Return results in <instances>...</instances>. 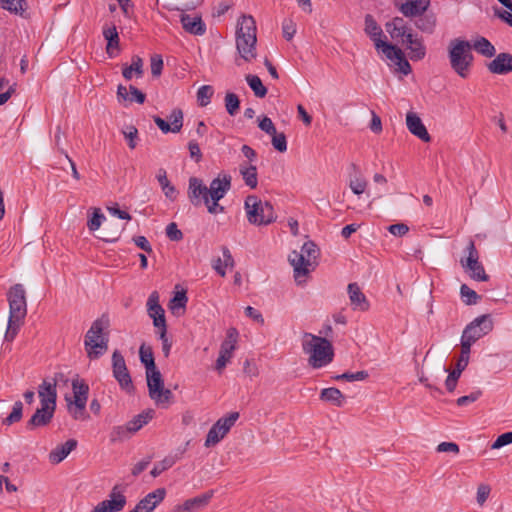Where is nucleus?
<instances>
[{"instance_id":"b1692460","label":"nucleus","mask_w":512,"mask_h":512,"mask_svg":"<svg viewBox=\"0 0 512 512\" xmlns=\"http://www.w3.org/2000/svg\"><path fill=\"white\" fill-rule=\"evenodd\" d=\"M347 290L353 309L360 311L368 310L369 302L357 283H350Z\"/></svg>"},{"instance_id":"680f3d73","label":"nucleus","mask_w":512,"mask_h":512,"mask_svg":"<svg viewBox=\"0 0 512 512\" xmlns=\"http://www.w3.org/2000/svg\"><path fill=\"white\" fill-rule=\"evenodd\" d=\"M386 27V31L390 34L391 38L392 39H401L402 42L407 39V35H409V33H412V30L411 29H404V28H399V27H394V26H391V27H388L387 25H385Z\"/></svg>"},{"instance_id":"f704fd0d","label":"nucleus","mask_w":512,"mask_h":512,"mask_svg":"<svg viewBox=\"0 0 512 512\" xmlns=\"http://www.w3.org/2000/svg\"><path fill=\"white\" fill-rule=\"evenodd\" d=\"M26 0H0V7L9 11L10 13L26 17L25 12L27 9Z\"/></svg>"},{"instance_id":"c85d7f7f","label":"nucleus","mask_w":512,"mask_h":512,"mask_svg":"<svg viewBox=\"0 0 512 512\" xmlns=\"http://www.w3.org/2000/svg\"><path fill=\"white\" fill-rule=\"evenodd\" d=\"M239 172L244 183L251 189L258 185L257 168L252 164L242 163L239 165Z\"/></svg>"},{"instance_id":"e433bc0d","label":"nucleus","mask_w":512,"mask_h":512,"mask_svg":"<svg viewBox=\"0 0 512 512\" xmlns=\"http://www.w3.org/2000/svg\"><path fill=\"white\" fill-rule=\"evenodd\" d=\"M471 46L476 52H478L479 54H481L485 57H489V58L493 57L496 53L495 47L485 37L477 38L474 41L473 45H471Z\"/></svg>"},{"instance_id":"7c9ffc66","label":"nucleus","mask_w":512,"mask_h":512,"mask_svg":"<svg viewBox=\"0 0 512 512\" xmlns=\"http://www.w3.org/2000/svg\"><path fill=\"white\" fill-rule=\"evenodd\" d=\"M156 178L165 194V196L170 200H175L177 197V190L174 185L170 183V181L167 178L166 170L163 168H160L157 172Z\"/></svg>"},{"instance_id":"7ed1b4c3","label":"nucleus","mask_w":512,"mask_h":512,"mask_svg":"<svg viewBox=\"0 0 512 512\" xmlns=\"http://www.w3.org/2000/svg\"><path fill=\"white\" fill-rule=\"evenodd\" d=\"M472 46L469 41L455 38L449 42L448 58L452 70L461 78H467L473 63Z\"/></svg>"},{"instance_id":"c756f323","label":"nucleus","mask_w":512,"mask_h":512,"mask_svg":"<svg viewBox=\"0 0 512 512\" xmlns=\"http://www.w3.org/2000/svg\"><path fill=\"white\" fill-rule=\"evenodd\" d=\"M65 400L67 402V410L69 414L75 420H87L89 415L86 412V404L82 403L80 400L77 402H71V397L66 396Z\"/></svg>"},{"instance_id":"4c0bfd02","label":"nucleus","mask_w":512,"mask_h":512,"mask_svg":"<svg viewBox=\"0 0 512 512\" xmlns=\"http://www.w3.org/2000/svg\"><path fill=\"white\" fill-rule=\"evenodd\" d=\"M365 32L371 37L375 44L378 41H382L380 38L382 35V29L370 14L365 16Z\"/></svg>"},{"instance_id":"58836bf2","label":"nucleus","mask_w":512,"mask_h":512,"mask_svg":"<svg viewBox=\"0 0 512 512\" xmlns=\"http://www.w3.org/2000/svg\"><path fill=\"white\" fill-rule=\"evenodd\" d=\"M123 499L118 501L106 499L98 503L91 512H120L124 506L122 503Z\"/></svg>"},{"instance_id":"2f4dec72","label":"nucleus","mask_w":512,"mask_h":512,"mask_svg":"<svg viewBox=\"0 0 512 512\" xmlns=\"http://www.w3.org/2000/svg\"><path fill=\"white\" fill-rule=\"evenodd\" d=\"M73 396L71 402H77L80 400L82 403H87L89 386L78 377L72 381Z\"/></svg>"},{"instance_id":"5701e85b","label":"nucleus","mask_w":512,"mask_h":512,"mask_svg":"<svg viewBox=\"0 0 512 512\" xmlns=\"http://www.w3.org/2000/svg\"><path fill=\"white\" fill-rule=\"evenodd\" d=\"M398 6L399 11L403 16L412 18L413 15H417L421 12H426L430 6L429 0H406Z\"/></svg>"},{"instance_id":"5fc2aeb1","label":"nucleus","mask_w":512,"mask_h":512,"mask_svg":"<svg viewBox=\"0 0 512 512\" xmlns=\"http://www.w3.org/2000/svg\"><path fill=\"white\" fill-rule=\"evenodd\" d=\"M470 350V347L461 344V354L456 363V368L454 370L462 373V371L467 367L469 363Z\"/></svg>"},{"instance_id":"37998d69","label":"nucleus","mask_w":512,"mask_h":512,"mask_svg":"<svg viewBox=\"0 0 512 512\" xmlns=\"http://www.w3.org/2000/svg\"><path fill=\"white\" fill-rule=\"evenodd\" d=\"M238 338V331L236 328H229L227 331L226 339L222 342L220 350L233 355V351L236 348Z\"/></svg>"},{"instance_id":"864d4df0","label":"nucleus","mask_w":512,"mask_h":512,"mask_svg":"<svg viewBox=\"0 0 512 512\" xmlns=\"http://www.w3.org/2000/svg\"><path fill=\"white\" fill-rule=\"evenodd\" d=\"M103 220H105L104 214L100 208H93L92 217L87 222V227L90 231H96L100 228Z\"/></svg>"},{"instance_id":"4be33fe9","label":"nucleus","mask_w":512,"mask_h":512,"mask_svg":"<svg viewBox=\"0 0 512 512\" xmlns=\"http://www.w3.org/2000/svg\"><path fill=\"white\" fill-rule=\"evenodd\" d=\"M414 25L421 32L426 34H433L437 25V18L435 13L431 11L421 12L413 15Z\"/></svg>"},{"instance_id":"69168bd1","label":"nucleus","mask_w":512,"mask_h":512,"mask_svg":"<svg viewBox=\"0 0 512 512\" xmlns=\"http://www.w3.org/2000/svg\"><path fill=\"white\" fill-rule=\"evenodd\" d=\"M282 30L284 38L290 41L296 34V24L291 19L284 20Z\"/></svg>"},{"instance_id":"49530a36","label":"nucleus","mask_w":512,"mask_h":512,"mask_svg":"<svg viewBox=\"0 0 512 512\" xmlns=\"http://www.w3.org/2000/svg\"><path fill=\"white\" fill-rule=\"evenodd\" d=\"M23 324L24 322L22 321L17 322L16 320L8 319L7 329L4 335V341L10 343L13 342Z\"/></svg>"},{"instance_id":"1a4fd4ad","label":"nucleus","mask_w":512,"mask_h":512,"mask_svg":"<svg viewBox=\"0 0 512 512\" xmlns=\"http://www.w3.org/2000/svg\"><path fill=\"white\" fill-rule=\"evenodd\" d=\"M9 318L24 322L27 315L26 292L22 284L13 285L8 294Z\"/></svg>"},{"instance_id":"a18cd8bd","label":"nucleus","mask_w":512,"mask_h":512,"mask_svg":"<svg viewBox=\"0 0 512 512\" xmlns=\"http://www.w3.org/2000/svg\"><path fill=\"white\" fill-rule=\"evenodd\" d=\"M188 298L186 295V291H178L175 293L174 297L169 302V308L172 313H177L179 309L184 310L187 304Z\"/></svg>"},{"instance_id":"e2e57ef3","label":"nucleus","mask_w":512,"mask_h":512,"mask_svg":"<svg viewBox=\"0 0 512 512\" xmlns=\"http://www.w3.org/2000/svg\"><path fill=\"white\" fill-rule=\"evenodd\" d=\"M151 73L153 76L158 77L163 70V59L160 55L155 54L150 59Z\"/></svg>"},{"instance_id":"72a5a7b5","label":"nucleus","mask_w":512,"mask_h":512,"mask_svg":"<svg viewBox=\"0 0 512 512\" xmlns=\"http://www.w3.org/2000/svg\"><path fill=\"white\" fill-rule=\"evenodd\" d=\"M320 398L337 407L343 406L345 402V397L342 392L334 387L323 389L320 393Z\"/></svg>"},{"instance_id":"473e14b6","label":"nucleus","mask_w":512,"mask_h":512,"mask_svg":"<svg viewBox=\"0 0 512 512\" xmlns=\"http://www.w3.org/2000/svg\"><path fill=\"white\" fill-rule=\"evenodd\" d=\"M133 73H135L137 77H142L143 75V60L138 55H134L131 65H124L122 70V75L126 80H131Z\"/></svg>"},{"instance_id":"c9c22d12","label":"nucleus","mask_w":512,"mask_h":512,"mask_svg":"<svg viewBox=\"0 0 512 512\" xmlns=\"http://www.w3.org/2000/svg\"><path fill=\"white\" fill-rule=\"evenodd\" d=\"M153 415H154V411L151 409L147 410V411H143L142 413L133 417L132 420L127 422V426L129 427L131 432L134 434L137 431H139L145 424H147L153 418Z\"/></svg>"},{"instance_id":"f8f14e48","label":"nucleus","mask_w":512,"mask_h":512,"mask_svg":"<svg viewBox=\"0 0 512 512\" xmlns=\"http://www.w3.org/2000/svg\"><path fill=\"white\" fill-rule=\"evenodd\" d=\"M238 418V412H231L228 416L218 419L207 434L205 446L211 447L219 443L230 431Z\"/></svg>"},{"instance_id":"052dcab7","label":"nucleus","mask_w":512,"mask_h":512,"mask_svg":"<svg viewBox=\"0 0 512 512\" xmlns=\"http://www.w3.org/2000/svg\"><path fill=\"white\" fill-rule=\"evenodd\" d=\"M148 315L153 319L154 326H163V323H166L165 311L160 306L158 309L153 308L152 310H147Z\"/></svg>"},{"instance_id":"ea45409f","label":"nucleus","mask_w":512,"mask_h":512,"mask_svg":"<svg viewBox=\"0 0 512 512\" xmlns=\"http://www.w3.org/2000/svg\"><path fill=\"white\" fill-rule=\"evenodd\" d=\"M245 80L256 97L263 98L266 96L267 89L257 75L248 74L246 75Z\"/></svg>"},{"instance_id":"79ce46f5","label":"nucleus","mask_w":512,"mask_h":512,"mask_svg":"<svg viewBox=\"0 0 512 512\" xmlns=\"http://www.w3.org/2000/svg\"><path fill=\"white\" fill-rule=\"evenodd\" d=\"M133 433L131 432V430L129 429V427L126 425H119V426H114L110 432V442L111 443H116V442H122L128 438H130V436L132 435Z\"/></svg>"},{"instance_id":"3c124183","label":"nucleus","mask_w":512,"mask_h":512,"mask_svg":"<svg viewBox=\"0 0 512 512\" xmlns=\"http://www.w3.org/2000/svg\"><path fill=\"white\" fill-rule=\"evenodd\" d=\"M214 89L210 85H203L197 91V100L200 106H207L210 103Z\"/></svg>"},{"instance_id":"8fccbe9b","label":"nucleus","mask_w":512,"mask_h":512,"mask_svg":"<svg viewBox=\"0 0 512 512\" xmlns=\"http://www.w3.org/2000/svg\"><path fill=\"white\" fill-rule=\"evenodd\" d=\"M240 106V100L235 93L228 92L225 96V108L229 115L234 116Z\"/></svg>"},{"instance_id":"2eb2a0df","label":"nucleus","mask_w":512,"mask_h":512,"mask_svg":"<svg viewBox=\"0 0 512 512\" xmlns=\"http://www.w3.org/2000/svg\"><path fill=\"white\" fill-rule=\"evenodd\" d=\"M170 124L159 116H153V121L163 133H178L183 126V112L181 109L172 110L168 117Z\"/></svg>"},{"instance_id":"a211bd4d","label":"nucleus","mask_w":512,"mask_h":512,"mask_svg":"<svg viewBox=\"0 0 512 512\" xmlns=\"http://www.w3.org/2000/svg\"><path fill=\"white\" fill-rule=\"evenodd\" d=\"M406 125L408 130L421 139L423 142H430L431 137L423 124L421 118L414 112H408L406 115Z\"/></svg>"},{"instance_id":"bb28decb","label":"nucleus","mask_w":512,"mask_h":512,"mask_svg":"<svg viewBox=\"0 0 512 512\" xmlns=\"http://www.w3.org/2000/svg\"><path fill=\"white\" fill-rule=\"evenodd\" d=\"M103 36L107 41L106 52L110 57L117 55L119 50V35L115 25L105 26L103 28Z\"/></svg>"},{"instance_id":"6e6552de","label":"nucleus","mask_w":512,"mask_h":512,"mask_svg":"<svg viewBox=\"0 0 512 512\" xmlns=\"http://www.w3.org/2000/svg\"><path fill=\"white\" fill-rule=\"evenodd\" d=\"M493 327L494 322L490 314L475 318L465 327L461 336V344L471 348L477 340L490 333Z\"/></svg>"},{"instance_id":"cd10ccee","label":"nucleus","mask_w":512,"mask_h":512,"mask_svg":"<svg viewBox=\"0 0 512 512\" xmlns=\"http://www.w3.org/2000/svg\"><path fill=\"white\" fill-rule=\"evenodd\" d=\"M129 91L131 94L130 97L128 95V89L124 85H121V84L118 85L117 97H118L119 101H121V100L127 101L128 100L130 102H137L139 104L144 103V101L146 99V95L142 91H140L138 88H136L133 85L129 86Z\"/></svg>"},{"instance_id":"412c9836","label":"nucleus","mask_w":512,"mask_h":512,"mask_svg":"<svg viewBox=\"0 0 512 512\" xmlns=\"http://www.w3.org/2000/svg\"><path fill=\"white\" fill-rule=\"evenodd\" d=\"M488 70L493 74H507L512 72V54L499 53L494 60L488 64Z\"/></svg>"},{"instance_id":"9b49d317","label":"nucleus","mask_w":512,"mask_h":512,"mask_svg":"<svg viewBox=\"0 0 512 512\" xmlns=\"http://www.w3.org/2000/svg\"><path fill=\"white\" fill-rule=\"evenodd\" d=\"M468 256L461 259L460 263L469 276L476 281H488L489 276L486 274L483 265L479 262V253L473 241H470L466 247Z\"/></svg>"},{"instance_id":"13d9d810","label":"nucleus","mask_w":512,"mask_h":512,"mask_svg":"<svg viewBox=\"0 0 512 512\" xmlns=\"http://www.w3.org/2000/svg\"><path fill=\"white\" fill-rule=\"evenodd\" d=\"M367 377H368V372L362 370V371H357L354 373L345 372L343 374L335 376V380H346L349 382H353V381L365 380Z\"/></svg>"},{"instance_id":"a878e982","label":"nucleus","mask_w":512,"mask_h":512,"mask_svg":"<svg viewBox=\"0 0 512 512\" xmlns=\"http://www.w3.org/2000/svg\"><path fill=\"white\" fill-rule=\"evenodd\" d=\"M76 447L77 441L75 439H69L65 443L58 445L49 453L50 462L53 464L62 462Z\"/></svg>"},{"instance_id":"6ab92c4d","label":"nucleus","mask_w":512,"mask_h":512,"mask_svg":"<svg viewBox=\"0 0 512 512\" xmlns=\"http://www.w3.org/2000/svg\"><path fill=\"white\" fill-rule=\"evenodd\" d=\"M38 396L42 406L56 409L57 389L55 383H50L48 379H44L38 387Z\"/></svg>"},{"instance_id":"bf43d9fd","label":"nucleus","mask_w":512,"mask_h":512,"mask_svg":"<svg viewBox=\"0 0 512 512\" xmlns=\"http://www.w3.org/2000/svg\"><path fill=\"white\" fill-rule=\"evenodd\" d=\"M123 135H124L125 139L128 141L129 148L135 149L137 146V140H138L137 128L133 125L127 126L126 129L123 131Z\"/></svg>"},{"instance_id":"393cba45","label":"nucleus","mask_w":512,"mask_h":512,"mask_svg":"<svg viewBox=\"0 0 512 512\" xmlns=\"http://www.w3.org/2000/svg\"><path fill=\"white\" fill-rule=\"evenodd\" d=\"M213 496V491L186 500L176 507L177 512H192L205 507Z\"/></svg>"},{"instance_id":"9d476101","label":"nucleus","mask_w":512,"mask_h":512,"mask_svg":"<svg viewBox=\"0 0 512 512\" xmlns=\"http://www.w3.org/2000/svg\"><path fill=\"white\" fill-rule=\"evenodd\" d=\"M231 188V176L223 175L213 179L208 187V196L210 205H208V212L216 214L223 212L224 208L218 204V202L226 195Z\"/></svg>"},{"instance_id":"a19ab883","label":"nucleus","mask_w":512,"mask_h":512,"mask_svg":"<svg viewBox=\"0 0 512 512\" xmlns=\"http://www.w3.org/2000/svg\"><path fill=\"white\" fill-rule=\"evenodd\" d=\"M376 48L381 49L382 53L390 60H397L399 56L403 55V51L400 48L385 41H378Z\"/></svg>"},{"instance_id":"de8ad7c7","label":"nucleus","mask_w":512,"mask_h":512,"mask_svg":"<svg viewBox=\"0 0 512 512\" xmlns=\"http://www.w3.org/2000/svg\"><path fill=\"white\" fill-rule=\"evenodd\" d=\"M23 414V404L16 401L13 405L11 413L3 420V424L11 425L21 420Z\"/></svg>"},{"instance_id":"ddd939ff","label":"nucleus","mask_w":512,"mask_h":512,"mask_svg":"<svg viewBox=\"0 0 512 512\" xmlns=\"http://www.w3.org/2000/svg\"><path fill=\"white\" fill-rule=\"evenodd\" d=\"M112 372L119 386L128 393L134 390L132 378L126 366L125 359L120 351L115 350L112 354Z\"/></svg>"},{"instance_id":"774afa93","label":"nucleus","mask_w":512,"mask_h":512,"mask_svg":"<svg viewBox=\"0 0 512 512\" xmlns=\"http://www.w3.org/2000/svg\"><path fill=\"white\" fill-rule=\"evenodd\" d=\"M508 444H512V431L503 433L491 445L492 449H499Z\"/></svg>"},{"instance_id":"0e129e2a","label":"nucleus","mask_w":512,"mask_h":512,"mask_svg":"<svg viewBox=\"0 0 512 512\" xmlns=\"http://www.w3.org/2000/svg\"><path fill=\"white\" fill-rule=\"evenodd\" d=\"M482 395L481 390H476L469 395L461 396L457 399L456 403L458 406H466L477 401Z\"/></svg>"},{"instance_id":"4468645a","label":"nucleus","mask_w":512,"mask_h":512,"mask_svg":"<svg viewBox=\"0 0 512 512\" xmlns=\"http://www.w3.org/2000/svg\"><path fill=\"white\" fill-rule=\"evenodd\" d=\"M187 196L190 203L195 207L200 206L202 203H204L207 207L210 205L208 187L200 178H189Z\"/></svg>"},{"instance_id":"aec40b11","label":"nucleus","mask_w":512,"mask_h":512,"mask_svg":"<svg viewBox=\"0 0 512 512\" xmlns=\"http://www.w3.org/2000/svg\"><path fill=\"white\" fill-rule=\"evenodd\" d=\"M180 22L183 29L192 35L201 36L206 32V25L201 16H192L182 13L180 15Z\"/></svg>"},{"instance_id":"09e8293b","label":"nucleus","mask_w":512,"mask_h":512,"mask_svg":"<svg viewBox=\"0 0 512 512\" xmlns=\"http://www.w3.org/2000/svg\"><path fill=\"white\" fill-rule=\"evenodd\" d=\"M460 294L463 299V302L466 305H474L480 299V296L473 289L469 288L466 284L461 285Z\"/></svg>"},{"instance_id":"338daca9","label":"nucleus","mask_w":512,"mask_h":512,"mask_svg":"<svg viewBox=\"0 0 512 512\" xmlns=\"http://www.w3.org/2000/svg\"><path fill=\"white\" fill-rule=\"evenodd\" d=\"M166 235L171 241H180L183 238V233L178 229L176 223H169L166 227Z\"/></svg>"},{"instance_id":"20e7f679","label":"nucleus","mask_w":512,"mask_h":512,"mask_svg":"<svg viewBox=\"0 0 512 512\" xmlns=\"http://www.w3.org/2000/svg\"><path fill=\"white\" fill-rule=\"evenodd\" d=\"M108 325L105 316L93 321L84 339L87 357L90 360L100 358L108 350V337L103 334V329Z\"/></svg>"},{"instance_id":"dca6fc26","label":"nucleus","mask_w":512,"mask_h":512,"mask_svg":"<svg viewBox=\"0 0 512 512\" xmlns=\"http://www.w3.org/2000/svg\"><path fill=\"white\" fill-rule=\"evenodd\" d=\"M55 410L53 407L42 406L37 408L34 414L27 422V429L33 430L38 427H45L49 425L53 419Z\"/></svg>"},{"instance_id":"c03bdc74","label":"nucleus","mask_w":512,"mask_h":512,"mask_svg":"<svg viewBox=\"0 0 512 512\" xmlns=\"http://www.w3.org/2000/svg\"><path fill=\"white\" fill-rule=\"evenodd\" d=\"M139 356L141 362L144 364L146 368V372L157 369L154 361L153 352L150 347L146 348L144 345H141L139 349Z\"/></svg>"},{"instance_id":"6e6d98bb","label":"nucleus","mask_w":512,"mask_h":512,"mask_svg":"<svg viewBox=\"0 0 512 512\" xmlns=\"http://www.w3.org/2000/svg\"><path fill=\"white\" fill-rule=\"evenodd\" d=\"M270 136L272 137V145L277 151L283 153L287 150V138L283 132L278 133L276 130L275 134Z\"/></svg>"},{"instance_id":"f03ea898","label":"nucleus","mask_w":512,"mask_h":512,"mask_svg":"<svg viewBox=\"0 0 512 512\" xmlns=\"http://www.w3.org/2000/svg\"><path fill=\"white\" fill-rule=\"evenodd\" d=\"M256 23L252 16L242 15L237 23L236 48L241 58L251 62L256 58Z\"/></svg>"},{"instance_id":"603ef678","label":"nucleus","mask_w":512,"mask_h":512,"mask_svg":"<svg viewBox=\"0 0 512 512\" xmlns=\"http://www.w3.org/2000/svg\"><path fill=\"white\" fill-rule=\"evenodd\" d=\"M368 186V182L365 178L361 176H355L354 178H350L349 187L352 192L356 195H361L365 192Z\"/></svg>"},{"instance_id":"0eeeda50","label":"nucleus","mask_w":512,"mask_h":512,"mask_svg":"<svg viewBox=\"0 0 512 512\" xmlns=\"http://www.w3.org/2000/svg\"><path fill=\"white\" fill-rule=\"evenodd\" d=\"M146 380L149 397L157 406L168 407L173 399L170 389L164 387V380L158 369L146 372Z\"/></svg>"},{"instance_id":"f257e3e1","label":"nucleus","mask_w":512,"mask_h":512,"mask_svg":"<svg viewBox=\"0 0 512 512\" xmlns=\"http://www.w3.org/2000/svg\"><path fill=\"white\" fill-rule=\"evenodd\" d=\"M303 352L309 355L308 363L318 369L333 361L334 349L331 342L325 338L305 332L302 339Z\"/></svg>"},{"instance_id":"39448f33","label":"nucleus","mask_w":512,"mask_h":512,"mask_svg":"<svg viewBox=\"0 0 512 512\" xmlns=\"http://www.w3.org/2000/svg\"><path fill=\"white\" fill-rule=\"evenodd\" d=\"M320 251L313 241H307L302 245L301 252L292 251L288 259L294 269V278L298 284H301L300 277L306 276L310 267L314 269L316 259Z\"/></svg>"},{"instance_id":"423d86ee","label":"nucleus","mask_w":512,"mask_h":512,"mask_svg":"<svg viewBox=\"0 0 512 512\" xmlns=\"http://www.w3.org/2000/svg\"><path fill=\"white\" fill-rule=\"evenodd\" d=\"M244 207L250 224L257 226L269 225L276 220L272 204L268 201H262L255 195L246 197Z\"/></svg>"},{"instance_id":"f3484780","label":"nucleus","mask_w":512,"mask_h":512,"mask_svg":"<svg viewBox=\"0 0 512 512\" xmlns=\"http://www.w3.org/2000/svg\"><path fill=\"white\" fill-rule=\"evenodd\" d=\"M403 44L406 45L408 56L412 61H419L425 57L426 47L423 44L422 38L417 37V35L409 33Z\"/></svg>"},{"instance_id":"4d7b16f0","label":"nucleus","mask_w":512,"mask_h":512,"mask_svg":"<svg viewBox=\"0 0 512 512\" xmlns=\"http://www.w3.org/2000/svg\"><path fill=\"white\" fill-rule=\"evenodd\" d=\"M174 463L175 461L171 457L163 459L161 462L154 465L153 469L150 472L151 476L154 478L158 477L162 472L172 467Z\"/></svg>"}]
</instances>
